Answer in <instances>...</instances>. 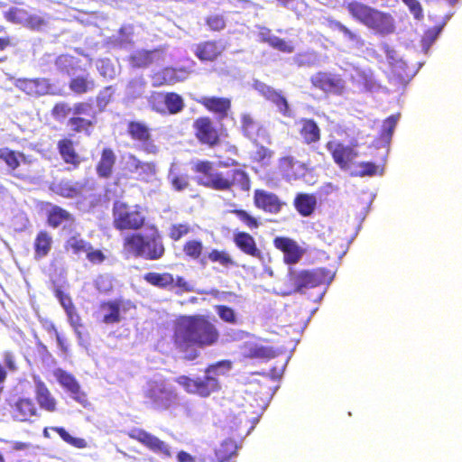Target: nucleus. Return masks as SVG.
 <instances>
[{
    "label": "nucleus",
    "mask_w": 462,
    "mask_h": 462,
    "mask_svg": "<svg viewBox=\"0 0 462 462\" xmlns=\"http://www.w3.org/2000/svg\"><path fill=\"white\" fill-rule=\"evenodd\" d=\"M237 450V446L233 439H227L223 440L220 445L216 448L215 455L219 462H226L229 460Z\"/></svg>",
    "instance_id": "obj_43"
},
{
    "label": "nucleus",
    "mask_w": 462,
    "mask_h": 462,
    "mask_svg": "<svg viewBox=\"0 0 462 462\" xmlns=\"http://www.w3.org/2000/svg\"><path fill=\"white\" fill-rule=\"evenodd\" d=\"M240 122L243 135L254 144H257L260 142H264L267 144L272 143V136L266 127L258 122L251 114H242Z\"/></svg>",
    "instance_id": "obj_15"
},
{
    "label": "nucleus",
    "mask_w": 462,
    "mask_h": 462,
    "mask_svg": "<svg viewBox=\"0 0 462 462\" xmlns=\"http://www.w3.org/2000/svg\"><path fill=\"white\" fill-rule=\"evenodd\" d=\"M230 178L225 177L223 172H215L212 180H208L201 184L207 188L227 191L233 187L238 188L243 192L251 189L252 180L249 174L242 169H233L228 172Z\"/></svg>",
    "instance_id": "obj_6"
},
{
    "label": "nucleus",
    "mask_w": 462,
    "mask_h": 462,
    "mask_svg": "<svg viewBox=\"0 0 462 462\" xmlns=\"http://www.w3.org/2000/svg\"><path fill=\"white\" fill-rule=\"evenodd\" d=\"M207 257L211 263H217L219 265L226 269L236 266V261L232 258L229 253L225 250L212 249L208 252Z\"/></svg>",
    "instance_id": "obj_44"
},
{
    "label": "nucleus",
    "mask_w": 462,
    "mask_h": 462,
    "mask_svg": "<svg viewBox=\"0 0 462 462\" xmlns=\"http://www.w3.org/2000/svg\"><path fill=\"white\" fill-rule=\"evenodd\" d=\"M143 258L150 261L161 259L165 254L162 236L156 227L150 236L143 235Z\"/></svg>",
    "instance_id": "obj_22"
},
{
    "label": "nucleus",
    "mask_w": 462,
    "mask_h": 462,
    "mask_svg": "<svg viewBox=\"0 0 462 462\" xmlns=\"http://www.w3.org/2000/svg\"><path fill=\"white\" fill-rule=\"evenodd\" d=\"M96 124L97 113L91 103L86 101L74 103V114L67 121L72 132L90 135Z\"/></svg>",
    "instance_id": "obj_7"
},
{
    "label": "nucleus",
    "mask_w": 462,
    "mask_h": 462,
    "mask_svg": "<svg viewBox=\"0 0 462 462\" xmlns=\"http://www.w3.org/2000/svg\"><path fill=\"white\" fill-rule=\"evenodd\" d=\"M233 242L236 248L243 254L255 259H263V252L258 247L254 237L245 231H237L234 233Z\"/></svg>",
    "instance_id": "obj_24"
},
{
    "label": "nucleus",
    "mask_w": 462,
    "mask_h": 462,
    "mask_svg": "<svg viewBox=\"0 0 462 462\" xmlns=\"http://www.w3.org/2000/svg\"><path fill=\"white\" fill-rule=\"evenodd\" d=\"M334 162L342 170H347L358 155L354 145H346L342 142L330 140L326 143Z\"/></svg>",
    "instance_id": "obj_16"
},
{
    "label": "nucleus",
    "mask_w": 462,
    "mask_h": 462,
    "mask_svg": "<svg viewBox=\"0 0 462 462\" xmlns=\"http://www.w3.org/2000/svg\"><path fill=\"white\" fill-rule=\"evenodd\" d=\"M126 132L132 141L141 145V151L145 154L156 155L160 149L155 143L152 129L143 121L132 120L127 123Z\"/></svg>",
    "instance_id": "obj_12"
},
{
    "label": "nucleus",
    "mask_w": 462,
    "mask_h": 462,
    "mask_svg": "<svg viewBox=\"0 0 462 462\" xmlns=\"http://www.w3.org/2000/svg\"><path fill=\"white\" fill-rule=\"evenodd\" d=\"M53 243V236L48 230H39L32 243L34 260L40 261L46 258L52 250Z\"/></svg>",
    "instance_id": "obj_29"
},
{
    "label": "nucleus",
    "mask_w": 462,
    "mask_h": 462,
    "mask_svg": "<svg viewBox=\"0 0 462 462\" xmlns=\"http://www.w3.org/2000/svg\"><path fill=\"white\" fill-rule=\"evenodd\" d=\"M12 415L17 421H31L39 416L38 409L31 398H19L12 406Z\"/></svg>",
    "instance_id": "obj_30"
},
{
    "label": "nucleus",
    "mask_w": 462,
    "mask_h": 462,
    "mask_svg": "<svg viewBox=\"0 0 462 462\" xmlns=\"http://www.w3.org/2000/svg\"><path fill=\"white\" fill-rule=\"evenodd\" d=\"M293 206L302 217H310L315 211L317 199L314 194L298 193L293 199Z\"/></svg>",
    "instance_id": "obj_36"
},
{
    "label": "nucleus",
    "mask_w": 462,
    "mask_h": 462,
    "mask_svg": "<svg viewBox=\"0 0 462 462\" xmlns=\"http://www.w3.org/2000/svg\"><path fill=\"white\" fill-rule=\"evenodd\" d=\"M73 114L74 105L70 106V104L66 101H59L55 103L51 110V116L57 122H63L69 118V116H73Z\"/></svg>",
    "instance_id": "obj_46"
},
{
    "label": "nucleus",
    "mask_w": 462,
    "mask_h": 462,
    "mask_svg": "<svg viewBox=\"0 0 462 462\" xmlns=\"http://www.w3.org/2000/svg\"><path fill=\"white\" fill-rule=\"evenodd\" d=\"M311 87L327 95L342 96L346 87L342 75L329 71L319 70L310 79Z\"/></svg>",
    "instance_id": "obj_11"
},
{
    "label": "nucleus",
    "mask_w": 462,
    "mask_h": 462,
    "mask_svg": "<svg viewBox=\"0 0 462 462\" xmlns=\"http://www.w3.org/2000/svg\"><path fill=\"white\" fill-rule=\"evenodd\" d=\"M231 369V362L221 360L208 365L203 377L196 378L195 395L207 398L221 390L219 376Z\"/></svg>",
    "instance_id": "obj_4"
},
{
    "label": "nucleus",
    "mask_w": 462,
    "mask_h": 462,
    "mask_svg": "<svg viewBox=\"0 0 462 462\" xmlns=\"http://www.w3.org/2000/svg\"><path fill=\"white\" fill-rule=\"evenodd\" d=\"M359 167L361 168L360 175L362 176H373L376 174L377 166L374 162H363L359 163Z\"/></svg>",
    "instance_id": "obj_64"
},
{
    "label": "nucleus",
    "mask_w": 462,
    "mask_h": 462,
    "mask_svg": "<svg viewBox=\"0 0 462 462\" xmlns=\"http://www.w3.org/2000/svg\"><path fill=\"white\" fill-rule=\"evenodd\" d=\"M54 295L59 300V302L60 303L64 310L71 309L72 307L75 306L69 294L64 292L61 289H55Z\"/></svg>",
    "instance_id": "obj_61"
},
{
    "label": "nucleus",
    "mask_w": 462,
    "mask_h": 462,
    "mask_svg": "<svg viewBox=\"0 0 462 462\" xmlns=\"http://www.w3.org/2000/svg\"><path fill=\"white\" fill-rule=\"evenodd\" d=\"M226 49L220 40H207L197 43L193 52L201 62H215L222 57Z\"/></svg>",
    "instance_id": "obj_21"
},
{
    "label": "nucleus",
    "mask_w": 462,
    "mask_h": 462,
    "mask_svg": "<svg viewBox=\"0 0 462 462\" xmlns=\"http://www.w3.org/2000/svg\"><path fill=\"white\" fill-rule=\"evenodd\" d=\"M192 131L195 139L201 145L215 148L221 143L222 133L208 116H200L193 120Z\"/></svg>",
    "instance_id": "obj_8"
},
{
    "label": "nucleus",
    "mask_w": 462,
    "mask_h": 462,
    "mask_svg": "<svg viewBox=\"0 0 462 462\" xmlns=\"http://www.w3.org/2000/svg\"><path fill=\"white\" fill-rule=\"evenodd\" d=\"M279 169L288 180H300L305 177L308 167L305 162L296 160L292 155H285L278 161Z\"/></svg>",
    "instance_id": "obj_23"
},
{
    "label": "nucleus",
    "mask_w": 462,
    "mask_h": 462,
    "mask_svg": "<svg viewBox=\"0 0 462 462\" xmlns=\"http://www.w3.org/2000/svg\"><path fill=\"white\" fill-rule=\"evenodd\" d=\"M413 14L414 18L420 20L423 17V10L418 0H402Z\"/></svg>",
    "instance_id": "obj_63"
},
{
    "label": "nucleus",
    "mask_w": 462,
    "mask_h": 462,
    "mask_svg": "<svg viewBox=\"0 0 462 462\" xmlns=\"http://www.w3.org/2000/svg\"><path fill=\"white\" fill-rule=\"evenodd\" d=\"M195 101L214 115L219 122L227 118L231 113L232 101L226 97L202 96Z\"/></svg>",
    "instance_id": "obj_19"
},
{
    "label": "nucleus",
    "mask_w": 462,
    "mask_h": 462,
    "mask_svg": "<svg viewBox=\"0 0 462 462\" xmlns=\"http://www.w3.org/2000/svg\"><path fill=\"white\" fill-rule=\"evenodd\" d=\"M143 394L153 408L161 411L172 407L178 399L177 393L167 386L165 380L149 379Z\"/></svg>",
    "instance_id": "obj_5"
},
{
    "label": "nucleus",
    "mask_w": 462,
    "mask_h": 462,
    "mask_svg": "<svg viewBox=\"0 0 462 462\" xmlns=\"http://www.w3.org/2000/svg\"><path fill=\"white\" fill-rule=\"evenodd\" d=\"M262 35L263 34L262 33ZM263 42H266L272 48L284 53H292L294 51V46L291 42H287L275 35L263 36Z\"/></svg>",
    "instance_id": "obj_47"
},
{
    "label": "nucleus",
    "mask_w": 462,
    "mask_h": 462,
    "mask_svg": "<svg viewBox=\"0 0 462 462\" xmlns=\"http://www.w3.org/2000/svg\"><path fill=\"white\" fill-rule=\"evenodd\" d=\"M247 358L266 359L271 357L270 350L265 346H252L245 352Z\"/></svg>",
    "instance_id": "obj_55"
},
{
    "label": "nucleus",
    "mask_w": 462,
    "mask_h": 462,
    "mask_svg": "<svg viewBox=\"0 0 462 462\" xmlns=\"http://www.w3.org/2000/svg\"><path fill=\"white\" fill-rule=\"evenodd\" d=\"M95 81L86 76H77L72 78L69 82V88L76 95L86 94L95 88Z\"/></svg>",
    "instance_id": "obj_39"
},
{
    "label": "nucleus",
    "mask_w": 462,
    "mask_h": 462,
    "mask_svg": "<svg viewBox=\"0 0 462 462\" xmlns=\"http://www.w3.org/2000/svg\"><path fill=\"white\" fill-rule=\"evenodd\" d=\"M331 276L329 272L324 268L304 270L299 273H290V282L295 292H302L304 289L318 287L329 282Z\"/></svg>",
    "instance_id": "obj_10"
},
{
    "label": "nucleus",
    "mask_w": 462,
    "mask_h": 462,
    "mask_svg": "<svg viewBox=\"0 0 462 462\" xmlns=\"http://www.w3.org/2000/svg\"><path fill=\"white\" fill-rule=\"evenodd\" d=\"M172 338L174 345L181 350L194 346L204 348L217 344L220 333L205 315L181 316L175 326Z\"/></svg>",
    "instance_id": "obj_1"
},
{
    "label": "nucleus",
    "mask_w": 462,
    "mask_h": 462,
    "mask_svg": "<svg viewBox=\"0 0 462 462\" xmlns=\"http://www.w3.org/2000/svg\"><path fill=\"white\" fill-rule=\"evenodd\" d=\"M116 155L111 147H104L96 163L95 171L99 179L109 180L115 171Z\"/></svg>",
    "instance_id": "obj_25"
},
{
    "label": "nucleus",
    "mask_w": 462,
    "mask_h": 462,
    "mask_svg": "<svg viewBox=\"0 0 462 462\" xmlns=\"http://www.w3.org/2000/svg\"><path fill=\"white\" fill-rule=\"evenodd\" d=\"M215 309L217 315L223 321L230 324H235L236 322V316L232 308L226 305H217Z\"/></svg>",
    "instance_id": "obj_54"
},
{
    "label": "nucleus",
    "mask_w": 462,
    "mask_h": 462,
    "mask_svg": "<svg viewBox=\"0 0 462 462\" xmlns=\"http://www.w3.org/2000/svg\"><path fill=\"white\" fill-rule=\"evenodd\" d=\"M257 90L266 100L272 102L282 115L285 116H291L289 103L281 91L264 83L260 84L257 87Z\"/></svg>",
    "instance_id": "obj_28"
},
{
    "label": "nucleus",
    "mask_w": 462,
    "mask_h": 462,
    "mask_svg": "<svg viewBox=\"0 0 462 462\" xmlns=\"http://www.w3.org/2000/svg\"><path fill=\"white\" fill-rule=\"evenodd\" d=\"M143 280L150 285L159 289L173 288L174 277L170 273L149 272L143 275Z\"/></svg>",
    "instance_id": "obj_37"
},
{
    "label": "nucleus",
    "mask_w": 462,
    "mask_h": 462,
    "mask_svg": "<svg viewBox=\"0 0 462 462\" xmlns=\"http://www.w3.org/2000/svg\"><path fill=\"white\" fill-rule=\"evenodd\" d=\"M299 134L304 144L313 146L321 140V129L312 118H300L298 122Z\"/></svg>",
    "instance_id": "obj_26"
},
{
    "label": "nucleus",
    "mask_w": 462,
    "mask_h": 462,
    "mask_svg": "<svg viewBox=\"0 0 462 462\" xmlns=\"http://www.w3.org/2000/svg\"><path fill=\"white\" fill-rule=\"evenodd\" d=\"M65 312L68 317V321L69 325L72 327L75 333H77L80 337L79 328L82 327V322L81 317L79 314L76 306L65 310Z\"/></svg>",
    "instance_id": "obj_56"
},
{
    "label": "nucleus",
    "mask_w": 462,
    "mask_h": 462,
    "mask_svg": "<svg viewBox=\"0 0 462 462\" xmlns=\"http://www.w3.org/2000/svg\"><path fill=\"white\" fill-rule=\"evenodd\" d=\"M190 232V226L187 223L173 224L169 229V237L172 241H179Z\"/></svg>",
    "instance_id": "obj_53"
},
{
    "label": "nucleus",
    "mask_w": 462,
    "mask_h": 462,
    "mask_svg": "<svg viewBox=\"0 0 462 462\" xmlns=\"http://www.w3.org/2000/svg\"><path fill=\"white\" fill-rule=\"evenodd\" d=\"M233 215H235L241 223H243L246 227L251 230L257 229L261 223L257 217L250 214L245 209L242 208H235L230 211Z\"/></svg>",
    "instance_id": "obj_49"
},
{
    "label": "nucleus",
    "mask_w": 462,
    "mask_h": 462,
    "mask_svg": "<svg viewBox=\"0 0 462 462\" xmlns=\"http://www.w3.org/2000/svg\"><path fill=\"white\" fill-rule=\"evenodd\" d=\"M122 252L127 258H143V234L135 231L127 234L123 238Z\"/></svg>",
    "instance_id": "obj_34"
},
{
    "label": "nucleus",
    "mask_w": 462,
    "mask_h": 462,
    "mask_svg": "<svg viewBox=\"0 0 462 462\" xmlns=\"http://www.w3.org/2000/svg\"><path fill=\"white\" fill-rule=\"evenodd\" d=\"M19 156L23 157V154L9 148H0V159L6 163L11 171H14L20 166Z\"/></svg>",
    "instance_id": "obj_51"
},
{
    "label": "nucleus",
    "mask_w": 462,
    "mask_h": 462,
    "mask_svg": "<svg viewBox=\"0 0 462 462\" xmlns=\"http://www.w3.org/2000/svg\"><path fill=\"white\" fill-rule=\"evenodd\" d=\"M157 164L153 161H142L135 179L141 182L150 183L156 179Z\"/></svg>",
    "instance_id": "obj_40"
},
{
    "label": "nucleus",
    "mask_w": 462,
    "mask_h": 462,
    "mask_svg": "<svg viewBox=\"0 0 462 462\" xmlns=\"http://www.w3.org/2000/svg\"><path fill=\"white\" fill-rule=\"evenodd\" d=\"M274 246L284 254V261L287 263H297L302 252L298 244L291 238L285 236H278L273 240Z\"/></svg>",
    "instance_id": "obj_32"
},
{
    "label": "nucleus",
    "mask_w": 462,
    "mask_h": 462,
    "mask_svg": "<svg viewBox=\"0 0 462 462\" xmlns=\"http://www.w3.org/2000/svg\"><path fill=\"white\" fill-rule=\"evenodd\" d=\"M344 7L356 22L377 34L387 35L393 33L395 30L394 19L388 13L382 12L356 0L345 3Z\"/></svg>",
    "instance_id": "obj_2"
},
{
    "label": "nucleus",
    "mask_w": 462,
    "mask_h": 462,
    "mask_svg": "<svg viewBox=\"0 0 462 462\" xmlns=\"http://www.w3.org/2000/svg\"><path fill=\"white\" fill-rule=\"evenodd\" d=\"M35 400L40 408L48 412H55L57 411V401L51 394L46 384L39 380L35 383Z\"/></svg>",
    "instance_id": "obj_35"
},
{
    "label": "nucleus",
    "mask_w": 462,
    "mask_h": 462,
    "mask_svg": "<svg viewBox=\"0 0 462 462\" xmlns=\"http://www.w3.org/2000/svg\"><path fill=\"white\" fill-rule=\"evenodd\" d=\"M146 222L144 209L141 205H130L116 200L112 208V224L117 231H138Z\"/></svg>",
    "instance_id": "obj_3"
},
{
    "label": "nucleus",
    "mask_w": 462,
    "mask_h": 462,
    "mask_svg": "<svg viewBox=\"0 0 462 462\" xmlns=\"http://www.w3.org/2000/svg\"><path fill=\"white\" fill-rule=\"evenodd\" d=\"M153 51L137 50L128 58L133 68H146L153 61Z\"/></svg>",
    "instance_id": "obj_42"
},
{
    "label": "nucleus",
    "mask_w": 462,
    "mask_h": 462,
    "mask_svg": "<svg viewBox=\"0 0 462 462\" xmlns=\"http://www.w3.org/2000/svg\"><path fill=\"white\" fill-rule=\"evenodd\" d=\"M254 145L255 150L253 152L250 157L252 162L256 163L262 168L270 166L274 156V151L260 144V143Z\"/></svg>",
    "instance_id": "obj_38"
},
{
    "label": "nucleus",
    "mask_w": 462,
    "mask_h": 462,
    "mask_svg": "<svg viewBox=\"0 0 462 462\" xmlns=\"http://www.w3.org/2000/svg\"><path fill=\"white\" fill-rule=\"evenodd\" d=\"M442 24H436L430 28H428L421 38V45L426 51L430 49L432 43L436 41L440 32L442 31Z\"/></svg>",
    "instance_id": "obj_52"
},
{
    "label": "nucleus",
    "mask_w": 462,
    "mask_h": 462,
    "mask_svg": "<svg viewBox=\"0 0 462 462\" xmlns=\"http://www.w3.org/2000/svg\"><path fill=\"white\" fill-rule=\"evenodd\" d=\"M209 30L213 32H220L226 27V21L221 14L209 15L205 20Z\"/></svg>",
    "instance_id": "obj_57"
},
{
    "label": "nucleus",
    "mask_w": 462,
    "mask_h": 462,
    "mask_svg": "<svg viewBox=\"0 0 462 462\" xmlns=\"http://www.w3.org/2000/svg\"><path fill=\"white\" fill-rule=\"evenodd\" d=\"M141 162H142V160L139 159L135 154L128 153L127 154V162L125 164V171L130 174L136 175V173L139 170Z\"/></svg>",
    "instance_id": "obj_62"
},
{
    "label": "nucleus",
    "mask_w": 462,
    "mask_h": 462,
    "mask_svg": "<svg viewBox=\"0 0 462 462\" xmlns=\"http://www.w3.org/2000/svg\"><path fill=\"white\" fill-rule=\"evenodd\" d=\"M175 382L180 385L187 393L195 395L196 378H191L188 375H180L175 378Z\"/></svg>",
    "instance_id": "obj_58"
},
{
    "label": "nucleus",
    "mask_w": 462,
    "mask_h": 462,
    "mask_svg": "<svg viewBox=\"0 0 462 462\" xmlns=\"http://www.w3.org/2000/svg\"><path fill=\"white\" fill-rule=\"evenodd\" d=\"M253 203L257 209L271 215H278L286 206L276 193L263 189L254 190Z\"/></svg>",
    "instance_id": "obj_17"
},
{
    "label": "nucleus",
    "mask_w": 462,
    "mask_h": 462,
    "mask_svg": "<svg viewBox=\"0 0 462 462\" xmlns=\"http://www.w3.org/2000/svg\"><path fill=\"white\" fill-rule=\"evenodd\" d=\"M49 87L50 84L45 79H23L21 81V88L29 95H43L45 91L39 90L38 88H41L42 89Z\"/></svg>",
    "instance_id": "obj_45"
},
{
    "label": "nucleus",
    "mask_w": 462,
    "mask_h": 462,
    "mask_svg": "<svg viewBox=\"0 0 462 462\" xmlns=\"http://www.w3.org/2000/svg\"><path fill=\"white\" fill-rule=\"evenodd\" d=\"M167 178L172 189L175 191H183L190 186V176L187 173H181L170 169Z\"/></svg>",
    "instance_id": "obj_41"
},
{
    "label": "nucleus",
    "mask_w": 462,
    "mask_h": 462,
    "mask_svg": "<svg viewBox=\"0 0 462 462\" xmlns=\"http://www.w3.org/2000/svg\"><path fill=\"white\" fill-rule=\"evenodd\" d=\"M47 204L51 206L46 211V223L50 227L57 229L62 225L75 224L76 218L69 211L58 205Z\"/></svg>",
    "instance_id": "obj_27"
},
{
    "label": "nucleus",
    "mask_w": 462,
    "mask_h": 462,
    "mask_svg": "<svg viewBox=\"0 0 462 462\" xmlns=\"http://www.w3.org/2000/svg\"><path fill=\"white\" fill-rule=\"evenodd\" d=\"M203 243L198 239H190L183 244L182 251L186 257L199 260L203 253Z\"/></svg>",
    "instance_id": "obj_48"
},
{
    "label": "nucleus",
    "mask_w": 462,
    "mask_h": 462,
    "mask_svg": "<svg viewBox=\"0 0 462 462\" xmlns=\"http://www.w3.org/2000/svg\"><path fill=\"white\" fill-rule=\"evenodd\" d=\"M57 150L62 161L73 169L79 168L82 160L79 152L76 151L74 142L69 138H62L57 143Z\"/></svg>",
    "instance_id": "obj_33"
},
{
    "label": "nucleus",
    "mask_w": 462,
    "mask_h": 462,
    "mask_svg": "<svg viewBox=\"0 0 462 462\" xmlns=\"http://www.w3.org/2000/svg\"><path fill=\"white\" fill-rule=\"evenodd\" d=\"M52 430L63 441L74 448H85L88 446V443L84 439L71 436L63 427H54Z\"/></svg>",
    "instance_id": "obj_50"
},
{
    "label": "nucleus",
    "mask_w": 462,
    "mask_h": 462,
    "mask_svg": "<svg viewBox=\"0 0 462 462\" xmlns=\"http://www.w3.org/2000/svg\"><path fill=\"white\" fill-rule=\"evenodd\" d=\"M64 249L67 253L78 256L85 254L87 260L92 264H101L106 259L102 250L95 248L92 244L84 239L79 233H76L66 239Z\"/></svg>",
    "instance_id": "obj_9"
},
{
    "label": "nucleus",
    "mask_w": 462,
    "mask_h": 462,
    "mask_svg": "<svg viewBox=\"0 0 462 462\" xmlns=\"http://www.w3.org/2000/svg\"><path fill=\"white\" fill-rule=\"evenodd\" d=\"M83 187V184L79 181L62 179L59 181H53L50 189L56 195L64 199H75L81 196Z\"/></svg>",
    "instance_id": "obj_31"
},
{
    "label": "nucleus",
    "mask_w": 462,
    "mask_h": 462,
    "mask_svg": "<svg viewBox=\"0 0 462 462\" xmlns=\"http://www.w3.org/2000/svg\"><path fill=\"white\" fill-rule=\"evenodd\" d=\"M150 106L152 111L160 115H176L183 110L185 104L182 97L176 92H159L152 95Z\"/></svg>",
    "instance_id": "obj_14"
},
{
    "label": "nucleus",
    "mask_w": 462,
    "mask_h": 462,
    "mask_svg": "<svg viewBox=\"0 0 462 462\" xmlns=\"http://www.w3.org/2000/svg\"><path fill=\"white\" fill-rule=\"evenodd\" d=\"M54 376L77 402L84 407L89 405L88 395L81 390L80 384L72 374L58 368L54 371Z\"/></svg>",
    "instance_id": "obj_20"
},
{
    "label": "nucleus",
    "mask_w": 462,
    "mask_h": 462,
    "mask_svg": "<svg viewBox=\"0 0 462 462\" xmlns=\"http://www.w3.org/2000/svg\"><path fill=\"white\" fill-rule=\"evenodd\" d=\"M127 436L141 443L147 449L162 458H170L172 456L171 447L168 443L143 429L134 428L127 432Z\"/></svg>",
    "instance_id": "obj_13"
},
{
    "label": "nucleus",
    "mask_w": 462,
    "mask_h": 462,
    "mask_svg": "<svg viewBox=\"0 0 462 462\" xmlns=\"http://www.w3.org/2000/svg\"><path fill=\"white\" fill-rule=\"evenodd\" d=\"M329 25L333 29H337L340 32H342L347 39L350 41H357L358 36L356 32L351 31L348 27L343 24L341 22L337 20L329 21Z\"/></svg>",
    "instance_id": "obj_59"
},
{
    "label": "nucleus",
    "mask_w": 462,
    "mask_h": 462,
    "mask_svg": "<svg viewBox=\"0 0 462 462\" xmlns=\"http://www.w3.org/2000/svg\"><path fill=\"white\" fill-rule=\"evenodd\" d=\"M194 171L197 173H201L208 177V180H212V176L215 173L213 171V163L209 161H199L193 168Z\"/></svg>",
    "instance_id": "obj_60"
},
{
    "label": "nucleus",
    "mask_w": 462,
    "mask_h": 462,
    "mask_svg": "<svg viewBox=\"0 0 462 462\" xmlns=\"http://www.w3.org/2000/svg\"><path fill=\"white\" fill-rule=\"evenodd\" d=\"M99 309L102 312V321L108 325L119 323L122 320L121 312L135 309V305L131 300L115 299L101 301Z\"/></svg>",
    "instance_id": "obj_18"
}]
</instances>
